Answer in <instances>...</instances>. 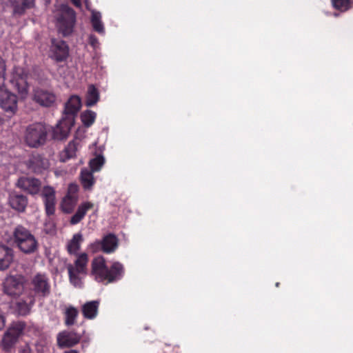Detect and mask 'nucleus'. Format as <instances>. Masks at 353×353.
Here are the masks:
<instances>
[{
	"mask_svg": "<svg viewBox=\"0 0 353 353\" xmlns=\"http://www.w3.org/2000/svg\"><path fill=\"white\" fill-rule=\"evenodd\" d=\"M332 3L336 9L344 12L351 8L352 0H332Z\"/></svg>",
	"mask_w": 353,
	"mask_h": 353,
	"instance_id": "obj_36",
	"label": "nucleus"
},
{
	"mask_svg": "<svg viewBox=\"0 0 353 353\" xmlns=\"http://www.w3.org/2000/svg\"><path fill=\"white\" fill-rule=\"evenodd\" d=\"M81 106V99L76 95L72 96L65 105L63 117L66 118L72 117L74 121L75 115L77 114Z\"/></svg>",
	"mask_w": 353,
	"mask_h": 353,
	"instance_id": "obj_19",
	"label": "nucleus"
},
{
	"mask_svg": "<svg viewBox=\"0 0 353 353\" xmlns=\"http://www.w3.org/2000/svg\"><path fill=\"white\" fill-rule=\"evenodd\" d=\"M124 274L123 266L119 262H114L108 268L103 256H97L92 261L91 274L98 282L105 284L120 280Z\"/></svg>",
	"mask_w": 353,
	"mask_h": 353,
	"instance_id": "obj_1",
	"label": "nucleus"
},
{
	"mask_svg": "<svg viewBox=\"0 0 353 353\" xmlns=\"http://www.w3.org/2000/svg\"><path fill=\"white\" fill-rule=\"evenodd\" d=\"M31 286L36 295L47 296L50 292L49 279L45 274L38 273L31 280Z\"/></svg>",
	"mask_w": 353,
	"mask_h": 353,
	"instance_id": "obj_8",
	"label": "nucleus"
},
{
	"mask_svg": "<svg viewBox=\"0 0 353 353\" xmlns=\"http://www.w3.org/2000/svg\"><path fill=\"white\" fill-rule=\"evenodd\" d=\"M99 100V93L97 89L93 85H90L85 99V105L88 107L94 105Z\"/></svg>",
	"mask_w": 353,
	"mask_h": 353,
	"instance_id": "obj_28",
	"label": "nucleus"
},
{
	"mask_svg": "<svg viewBox=\"0 0 353 353\" xmlns=\"http://www.w3.org/2000/svg\"><path fill=\"white\" fill-rule=\"evenodd\" d=\"M81 146V140L78 138L74 139L68 143L67 146L61 152L60 160L65 162L70 159L75 158Z\"/></svg>",
	"mask_w": 353,
	"mask_h": 353,
	"instance_id": "obj_17",
	"label": "nucleus"
},
{
	"mask_svg": "<svg viewBox=\"0 0 353 353\" xmlns=\"http://www.w3.org/2000/svg\"><path fill=\"white\" fill-rule=\"evenodd\" d=\"M79 311L73 306H69L65 311V323L67 326L72 325L76 322Z\"/></svg>",
	"mask_w": 353,
	"mask_h": 353,
	"instance_id": "obj_32",
	"label": "nucleus"
},
{
	"mask_svg": "<svg viewBox=\"0 0 353 353\" xmlns=\"http://www.w3.org/2000/svg\"><path fill=\"white\" fill-rule=\"evenodd\" d=\"M11 239L16 247L23 253L31 254L37 252L39 243L33 234L22 225L14 228Z\"/></svg>",
	"mask_w": 353,
	"mask_h": 353,
	"instance_id": "obj_2",
	"label": "nucleus"
},
{
	"mask_svg": "<svg viewBox=\"0 0 353 353\" xmlns=\"http://www.w3.org/2000/svg\"><path fill=\"white\" fill-rule=\"evenodd\" d=\"M88 256L86 253L77 254L74 264L67 265L70 281L75 287H81V280L87 274Z\"/></svg>",
	"mask_w": 353,
	"mask_h": 353,
	"instance_id": "obj_4",
	"label": "nucleus"
},
{
	"mask_svg": "<svg viewBox=\"0 0 353 353\" xmlns=\"http://www.w3.org/2000/svg\"><path fill=\"white\" fill-rule=\"evenodd\" d=\"M89 43L94 48H97L99 46V43L98 39L94 35H93V34H90V37H89Z\"/></svg>",
	"mask_w": 353,
	"mask_h": 353,
	"instance_id": "obj_39",
	"label": "nucleus"
},
{
	"mask_svg": "<svg viewBox=\"0 0 353 353\" xmlns=\"http://www.w3.org/2000/svg\"><path fill=\"white\" fill-rule=\"evenodd\" d=\"M91 23L93 29L99 34H103L105 33V29L103 24L101 21V12L94 10H91Z\"/></svg>",
	"mask_w": 353,
	"mask_h": 353,
	"instance_id": "obj_27",
	"label": "nucleus"
},
{
	"mask_svg": "<svg viewBox=\"0 0 353 353\" xmlns=\"http://www.w3.org/2000/svg\"><path fill=\"white\" fill-rule=\"evenodd\" d=\"M46 3H49L50 0H45Z\"/></svg>",
	"mask_w": 353,
	"mask_h": 353,
	"instance_id": "obj_48",
	"label": "nucleus"
},
{
	"mask_svg": "<svg viewBox=\"0 0 353 353\" xmlns=\"http://www.w3.org/2000/svg\"><path fill=\"white\" fill-rule=\"evenodd\" d=\"M5 325V320L1 312H0V330H1Z\"/></svg>",
	"mask_w": 353,
	"mask_h": 353,
	"instance_id": "obj_41",
	"label": "nucleus"
},
{
	"mask_svg": "<svg viewBox=\"0 0 353 353\" xmlns=\"http://www.w3.org/2000/svg\"><path fill=\"white\" fill-rule=\"evenodd\" d=\"M78 201V197L65 195L61 202V209L64 212L70 213L74 210Z\"/></svg>",
	"mask_w": 353,
	"mask_h": 353,
	"instance_id": "obj_30",
	"label": "nucleus"
},
{
	"mask_svg": "<svg viewBox=\"0 0 353 353\" xmlns=\"http://www.w3.org/2000/svg\"><path fill=\"white\" fill-rule=\"evenodd\" d=\"M99 305V301H92L85 303L82 306V313L85 319H94L98 313V309Z\"/></svg>",
	"mask_w": 353,
	"mask_h": 353,
	"instance_id": "obj_25",
	"label": "nucleus"
},
{
	"mask_svg": "<svg viewBox=\"0 0 353 353\" xmlns=\"http://www.w3.org/2000/svg\"><path fill=\"white\" fill-rule=\"evenodd\" d=\"M17 341L15 336L10 335L6 331L3 334L1 345L3 350L9 351L16 344Z\"/></svg>",
	"mask_w": 353,
	"mask_h": 353,
	"instance_id": "obj_33",
	"label": "nucleus"
},
{
	"mask_svg": "<svg viewBox=\"0 0 353 353\" xmlns=\"http://www.w3.org/2000/svg\"><path fill=\"white\" fill-rule=\"evenodd\" d=\"M14 251L12 248L0 245V270H5L9 268L13 261Z\"/></svg>",
	"mask_w": 353,
	"mask_h": 353,
	"instance_id": "obj_20",
	"label": "nucleus"
},
{
	"mask_svg": "<svg viewBox=\"0 0 353 353\" xmlns=\"http://www.w3.org/2000/svg\"><path fill=\"white\" fill-rule=\"evenodd\" d=\"M72 1L77 7H80L81 5V0H72Z\"/></svg>",
	"mask_w": 353,
	"mask_h": 353,
	"instance_id": "obj_43",
	"label": "nucleus"
},
{
	"mask_svg": "<svg viewBox=\"0 0 353 353\" xmlns=\"http://www.w3.org/2000/svg\"><path fill=\"white\" fill-rule=\"evenodd\" d=\"M34 0H10L14 14L21 15L34 6Z\"/></svg>",
	"mask_w": 353,
	"mask_h": 353,
	"instance_id": "obj_24",
	"label": "nucleus"
},
{
	"mask_svg": "<svg viewBox=\"0 0 353 353\" xmlns=\"http://www.w3.org/2000/svg\"><path fill=\"white\" fill-rule=\"evenodd\" d=\"M81 337L75 332L63 330L57 334V345L61 348L72 347L80 341Z\"/></svg>",
	"mask_w": 353,
	"mask_h": 353,
	"instance_id": "obj_14",
	"label": "nucleus"
},
{
	"mask_svg": "<svg viewBox=\"0 0 353 353\" xmlns=\"http://www.w3.org/2000/svg\"><path fill=\"white\" fill-rule=\"evenodd\" d=\"M50 228L47 230V233H53L54 232V226L52 223H50Z\"/></svg>",
	"mask_w": 353,
	"mask_h": 353,
	"instance_id": "obj_42",
	"label": "nucleus"
},
{
	"mask_svg": "<svg viewBox=\"0 0 353 353\" xmlns=\"http://www.w3.org/2000/svg\"><path fill=\"white\" fill-rule=\"evenodd\" d=\"M118 241L115 235L109 234L105 236L101 241H96L90 245L92 252L102 250L105 253L113 252L117 248Z\"/></svg>",
	"mask_w": 353,
	"mask_h": 353,
	"instance_id": "obj_9",
	"label": "nucleus"
},
{
	"mask_svg": "<svg viewBox=\"0 0 353 353\" xmlns=\"http://www.w3.org/2000/svg\"><path fill=\"white\" fill-rule=\"evenodd\" d=\"M48 129L42 123L29 125L26 130L24 139L30 148H38L45 144L47 140Z\"/></svg>",
	"mask_w": 353,
	"mask_h": 353,
	"instance_id": "obj_5",
	"label": "nucleus"
},
{
	"mask_svg": "<svg viewBox=\"0 0 353 353\" xmlns=\"http://www.w3.org/2000/svg\"><path fill=\"white\" fill-rule=\"evenodd\" d=\"M8 201L10 207L18 212H23L28 203L26 196L14 191L10 193Z\"/></svg>",
	"mask_w": 353,
	"mask_h": 353,
	"instance_id": "obj_18",
	"label": "nucleus"
},
{
	"mask_svg": "<svg viewBox=\"0 0 353 353\" xmlns=\"http://www.w3.org/2000/svg\"><path fill=\"white\" fill-rule=\"evenodd\" d=\"M279 283H276V287H279Z\"/></svg>",
	"mask_w": 353,
	"mask_h": 353,
	"instance_id": "obj_47",
	"label": "nucleus"
},
{
	"mask_svg": "<svg viewBox=\"0 0 353 353\" xmlns=\"http://www.w3.org/2000/svg\"><path fill=\"white\" fill-rule=\"evenodd\" d=\"M79 190V187L75 183H70L68 186L67 195L74 196L75 197H78L77 192Z\"/></svg>",
	"mask_w": 353,
	"mask_h": 353,
	"instance_id": "obj_38",
	"label": "nucleus"
},
{
	"mask_svg": "<svg viewBox=\"0 0 353 353\" xmlns=\"http://www.w3.org/2000/svg\"><path fill=\"white\" fill-rule=\"evenodd\" d=\"M34 298L32 296H28L21 299L16 303V309L19 314L26 315L29 313L31 307L34 305Z\"/></svg>",
	"mask_w": 353,
	"mask_h": 353,
	"instance_id": "obj_23",
	"label": "nucleus"
},
{
	"mask_svg": "<svg viewBox=\"0 0 353 353\" xmlns=\"http://www.w3.org/2000/svg\"><path fill=\"white\" fill-rule=\"evenodd\" d=\"M34 100L41 106L51 107L55 103L57 97L52 91L39 88L34 90Z\"/></svg>",
	"mask_w": 353,
	"mask_h": 353,
	"instance_id": "obj_16",
	"label": "nucleus"
},
{
	"mask_svg": "<svg viewBox=\"0 0 353 353\" xmlns=\"http://www.w3.org/2000/svg\"><path fill=\"white\" fill-rule=\"evenodd\" d=\"M334 17H338V16H339V14H338L337 13H334Z\"/></svg>",
	"mask_w": 353,
	"mask_h": 353,
	"instance_id": "obj_46",
	"label": "nucleus"
},
{
	"mask_svg": "<svg viewBox=\"0 0 353 353\" xmlns=\"http://www.w3.org/2000/svg\"><path fill=\"white\" fill-rule=\"evenodd\" d=\"M26 278L21 274L9 275L3 282L4 292L12 297L17 298L24 292Z\"/></svg>",
	"mask_w": 353,
	"mask_h": 353,
	"instance_id": "obj_6",
	"label": "nucleus"
},
{
	"mask_svg": "<svg viewBox=\"0 0 353 353\" xmlns=\"http://www.w3.org/2000/svg\"><path fill=\"white\" fill-rule=\"evenodd\" d=\"M80 181L86 191L92 190V187L95 183V179L93 176V172L90 171L88 168H83L81 171Z\"/></svg>",
	"mask_w": 353,
	"mask_h": 353,
	"instance_id": "obj_22",
	"label": "nucleus"
},
{
	"mask_svg": "<svg viewBox=\"0 0 353 353\" xmlns=\"http://www.w3.org/2000/svg\"><path fill=\"white\" fill-rule=\"evenodd\" d=\"M74 123V121L72 117L70 118L63 117L56 126L52 128L53 139L57 140H63L66 139Z\"/></svg>",
	"mask_w": 353,
	"mask_h": 353,
	"instance_id": "obj_10",
	"label": "nucleus"
},
{
	"mask_svg": "<svg viewBox=\"0 0 353 353\" xmlns=\"http://www.w3.org/2000/svg\"><path fill=\"white\" fill-rule=\"evenodd\" d=\"M105 163V159L102 155H97L90 161L89 165L91 172H98L101 170Z\"/></svg>",
	"mask_w": 353,
	"mask_h": 353,
	"instance_id": "obj_35",
	"label": "nucleus"
},
{
	"mask_svg": "<svg viewBox=\"0 0 353 353\" xmlns=\"http://www.w3.org/2000/svg\"><path fill=\"white\" fill-rule=\"evenodd\" d=\"M64 353H79L77 350H70L68 351H65Z\"/></svg>",
	"mask_w": 353,
	"mask_h": 353,
	"instance_id": "obj_45",
	"label": "nucleus"
},
{
	"mask_svg": "<svg viewBox=\"0 0 353 353\" xmlns=\"http://www.w3.org/2000/svg\"><path fill=\"white\" fill-rule=\"evenodd\" d=\"M26 323L23 321H18L13 322L8 328L7 332L10 335L15 336L18 340L26 330Z\"/></svg>",
	"mask_w": 353,
	"mask_h": 353,
	"instance_id": "obj_26",
	"label": "nucleus"
},
{
	"mask_svg": "<svg viewBox=\"0 0 353 353\" xmlns=\"http://www.w3.org/2000/svg\"><path fill=\"white\" fill-rule=\"evenodd\" d=\"M41 195L44 203L46 214L48 216L54 214L56 204L54 189L49 185L44 186Z\"/></svg>",
	"mask_w": 353,
	"mask_h": 353,
	"instance_id": "obj_15",
	"label": "nucleus"
},
{
	"mask_svg": "<svg viewBox=\"0 0 353 353\" xmlns=\"http://www.w3.org/2000/svg\"><path fill=\"white\" fill-rule=\"evenodd\" d=\"M10 83L22 97H25L27 95L28 90L27 74L22 68H14Z\"/></svg>",
	"mask_w": 353,
	"mask_h": 353,
	"instance_id": "obj_7",
	"label": "nucleus"
},
{
	"mask_svg": "<svg viewBox=\"0 0 353 353\" xmlns=\"http://www.w3.org/2000/svg\"><path fill=\"white\" fill-rule=\"evenodd\" d=\"M0 105L9 114L14 115L17 110V97L15 94L5 90L0 93Z\"/></svg>",
	"mask_w": 353,
	"mask_h": 353,
	"instance_id": "obj_12",
	"label": "nucleus"
},
{
	"mask_svg": "<svg viewBox=\"0 0 353 353\" xmlns=\"http://www.w3.org/2000/svg\"><path fill=\"white\" fill-rule=\"evenodd\" d=\"M58 31L63 37L70 35L76 23V13L68 6H58L54 12Z\"/></svg>",
	"mask_w": 353,
	"mask_h": 353,
	"instance_id": "obj_3",
	"label": "nucleus"
},
{
	"mask_svg": "<svg viewBox=\"0 0 353 353\" xmlns=\"http://www.w3.org/2000/svg\"><path fill=\"white\" fill-rule=\"evenodd\" d=\"M37 352L39 353L41 351H44V347H41V350L39 348V344H37Z\"/></svg>",
	"mask_w": 353,
	"mask_h": 353,
	"instance_id": "obj_44",
	"label": "nucleus"
},
{
	"mask_svg": "<svg viewBox=\"0 0 353 353\" xmlns=\"http://www.w3.org/2000/svg\"><path fill=\"white\" fill-rule=\"evenodd\" d=\"M97 114L90 110L83 112L81 114V119L83 125L86 127L91 126L95 121Z\"/></svg>",
	"mask_w": 353,
	"mask_h": 353,
	"instance_id": "obj_34",
	"label": "nucleus"
},
{
	"mask_svg": "<svg viewBox=\"0 0 353 353\" xmlns=\"http://www.w3.org/2000/svg\"><path fill=\"white\" fill-rule=\"evenodd\" d=\"M51 57L57 62L65 61L69 55V48L62 40L52 39Z\"/></svg>",
	"mask_w": 353,
	"mask_h": 353,
	"instance_id": "obj_11",
	"label": "nucleus"
},
{
	"mask_svg": "<svg viewBox=\"0 0 353 353\" xmlns=\"http://www.w3.org/2000/svg\"><path fill=\"white\" fill-rule=\"evenodd\" d=\"M6 65L4 60L0 56V93L6 90L5 89Z\"/></svg>",
	"mask_w": 353,
	"mask_h": 353,
	"instance_id": "obj_37",
	"label": "nucleus"
},
{
	"mask_svg": "<svg viewBox=\"0 0 353 353\" xmlns=\"http://www.w3.org/2000/svg\"><path fill=\"white\" fill-rule=\"evenodd\" d=\"M16 185L19 188L32 195L38 194L41 187V183L39 179L30 176L20 177Z\"/></svg>",
	"mask_w": 353,
	"mask_h": 353,
	"instance_id": "obj_13",
	"label": "nucleus"
},
{
	"mask_svg": "<svg viewBox=\"0 0 353 353\" xmlns=\"http://www.w3.org/2000/svg\"><path fill=\"white\" fill-rule=\"evenodd\" d=\"M83 241V236L81 234H75L68 244V251L70 254H78L77 252L80 249V244Z\"/></svg>",
	"mask_w": 353,
	"mask_h": 353,
	"instance_id": "obj_31",
	"label": "nucleus"
},
{
	"mask_svg": "<svg viewBox=\"0 0 353 353\" xmlns=\"http://www.w3.org/2000/svg\"><path fill=\"white\" fill-rule=\"evenodd\" d=\"M93 203L91 202H83L77 208L75 214L70 219V223L76 225L79 223L85 216L87 212L93 208Z\"/></svg>",
	"mask_w": 353,
	"mask_h": 353,
	"instance_id": "obj_21",
	"label": "nucleus"
},
{
	"mask_svg": "<svg viewBox=\"0 0 353 353\" xmlns=\"http://www.w3.org/2000/svg\"><path fill=\"white\" fill-rule=\"evenodd\" d=\"M31 168L35 172L40 173L43 170H46L49 167V163L47 159L41 157H34L31 161Z\"/></svg>",
	"mask_w": 353,
	"mask_h": 353,
	"instance_id": "obj_29",
	"label": "nucleus"
},
{
	"mask_svg": "<svg viewBox=\"0 0 353 353\" xmlns=\"http://www.w3.org/2000/svg\"><path fill=\"white\" fill-rule=\"evenodd\" d=\"M19 353H32V352H31V350H30V347L28 345H26L19 350Z\"/></svg>",
	"mask_w": 353,
	"mask_h": 353,
	"instance_id": "obj_40",
	"label": "nucleus"
}]
</instances>
